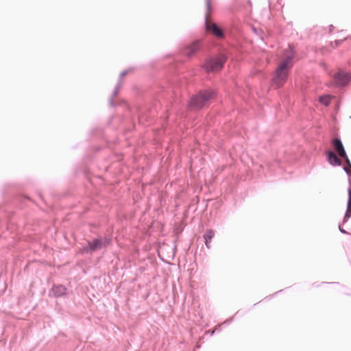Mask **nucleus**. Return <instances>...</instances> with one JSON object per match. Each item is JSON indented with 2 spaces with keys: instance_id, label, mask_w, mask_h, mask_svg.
<instances>
[{
  "instance_id": "f257e3e1",
  "label": "nucleus",
  "mask_w": 351,
  "mask_h": 351,
  "mask_svg": "<svg viewBox=\"0 0 351 351\" xmlns=\"http://www.w3.org/2000/svg\"><path fill=\"white\" fill-rule=\"evenodd\" d=\"M294 53L290 48L285 54L284 59L279 63L272 79V82L276 88H280L286 82L289 70L293 66Z\"/></svg>"
},
{
  "instance_id": "f03ea898",
  "label": "nucleus",
  "mask_w": 351,
  "mask_h": 351,
  "mask_svg": "<svg viewBox=\"0 0 351 351\" xmlns=\"http://www.w3.org/2000/svg\"><path fill=\"white\" fill-rule=\"evenodd\" d=\"M215 97V93L213 90H208L199 92L197 95L193 97L191 101V106L199 109L206 106L208 101Z\"/></svg>"
},
{
  "instance_id": "7ed1b4c3",
  "label": "nucleus",
  "mask_w": 351,
  "mask_h": 351,
  "mask_svg": "<svg viewBox=\"0 0 351 351\" xmlns=\"http://www.w3.org/2000/svg\"><path fill=\"white\" fill-rule=\"evenodd\" d=\"M226 61V57L221 54L219 56L207 60L204 64L206 72H216L222 69Z\"/></svg>"
},
{
  "instance_id": "20e7f679",
  "label": "nucleus",
  "mask_w": 351,
  "mask_h": 351,
  "mask_svg": "<svg viewBox=\"0 0 351 351\" xmlns=\"http://www.w3.org/2000/svg\"><path fill=\"white\" fill-rule=\"evenodd\" d=\"M206 29L208 32H210L218 38H222L223 36L222 30L217 24L209 19L208 14H207L206 16Z\"/></svg>"
},
{
  "instance_id": "39448f33",
  "label": "nucleus",
  "mask_w": 351,
  "mask_h": 351,
  "mask_svg": "<svg viewBox=\"0 0 351 351\" xmlns=\"http://www.w3.org/2000/svg\"><path fill=\"white\" fill-rule=\"evenodd\" d=\"M350 76L348 73L343 71H339L333 75V80L335 84L337 86H344L350 80Z\"/></svg>"
},
{
  "instance_id": "423d86ee",
  "label": "nucleus",
  "mask_w": 351,
  "mask_h": 351,
  "mask_svg": "<svg viewBox=\"0 0 351 351\" xmlns=\"http://www.w3.org/2000/svg\"><path fill=\"white\" fill-rule=\"evenodd\" d=\"M332 145L335 149V150L338 154L340 158H345L346 157L347 154L344 149L343 145L339 138H335L332 141Z\"/></svg>"
},
{
  "instance_id": "0eeeda50",
  "label": "nucleus",
  "mask_w": 351,
  "mask_h": 351,
  "mask_svg": "<svg viewBox=\"0 0 351 351\" xmlns=\"http://www.w3.org/2000/svg\"><path fill=\"white\" fill-rule=\"evenodd\" d=\"M326 156L328 162L332 166H340L341 165V160L330 150L326 152Z\"/></svg>"
},
{
  "instance_id": "6e6552de",
  "label": "nucleus",
  "mask_w": 351,
  "mask_h": 351,
  "mask_svg": "<svg viewBox=\"0 0 351 351\" xmlns=\"http://www.w3.org/2000/svg\"><path fill=\"white\" fill-rule=\"evenodd\" d=\"M108 243V241H107L105 243H103L101 239H95L91 242L88 243V248L84 250L85 251L88 252H94L96 250H100L103 245H106Z\"/></svg>"
},
{
  "instance_id": "1a4fd4ad",
  "label": "nucleus",
  "mask_w": 351,
  "mask_h": 351,
  "mask_svg": "<svg viewBox=\"0 0 351 351\" xmlns=\"http://www.w3.org/2000/svg\"><path fill=\"white\" fill-rule=\"evenodd\" d=\"M199 48V43L194 42L185 48L184 54L188 57H191L198 51Z\"/></svg>"
},
{
  "instance_id": "9d476101",
  "label": "nucleus",
  "mask_w": 351,
  "mask_h": 351,
  "mask_svg": "<svg viewBox=\"0 0 351 351\" xmlns=\"http://www.w3.org/2000/svg\"><path fill=\"white\" fill-rule=\"evenodd\" d=\"M215 233L213 230H207L204 235V239L205 240V244L208 248H210V243L213 238Z\"/></svg>"
},
{
  "instance_id": "9b49d317",
  "label": "nucleus",
  "mask_w": 351,
  "mask_h": 351,
  "mask_svg": "<svg viewBox=\"0 0 351 351\" xmlns=\"http://www.w3.org/2000/svg\"><path fill=\"white\" fill-rule=\"evenodd\" d=\"M348 201L347 205V210L345 215V220L350 218L351 217V189H348Z\"/></svg>"
},
{
  "instance_id": "f8f14e48",
  "label": "nucleus",
  "mask_w": 351,
  "mask_h": 351,
  "mask_svg": "<svg viewBox=\"0 0 351 351\" xmlns=\"http://www.w3.org/2000/svg\"><path fill=\"white\" fill-rule=\"evenodd\" d=\"M53 291L57 296H60L66 293V288L63 286H56L53 288Z\"/></svg>"
},
{
  "instance_id": "ddd939ff",
  "label": "nucleus",
  "mask_w": 351,
  "mask_h": 351,
  "mask_svg": "<svg viewBox=\"0 0 351 351\" xmlns=\"http://www.w3.org/2000/svg\"><path fill=\"white\" fill-rule=\"evenodd\" d=\"M343 159H345L346 160V166L344 167V170L346 173H348V174H350L351 173V163H350V161L348 157V156H346V157L345 158H343Z\"/></svg>"
},
{
  "instance_id": "4468645a",
  "label": "nucleus",
  "mask_w": 351,
  "mask_h": 351,
  "mask_svg": "<svg viewBox=\"0 0 351 351\" xmlns=\"http://www.w3.org/2000/svg\"><path fill=\"white\" fill-rule=\"evenodd\" d=\"M319 101L324 106H328L330 101V97L329 96H322L319 97Z\"/></svg>"
}]
</instances>
